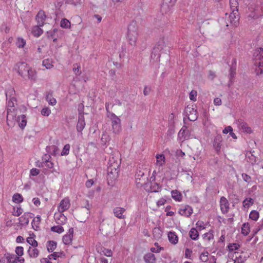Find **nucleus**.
I'll return each instance as SVG.
<instances>
[{
	"label": "nucleus",
	"instance_id": "49",
	"mask_svg": "<svg viewBox=\"0 0 263 263\" xmlns=\"http://www.w3.org/2000/svg\"><path fill=\"white\" fill-rule=\"evenodd\" d=\"M208 252H202L200 255V259L203 262H206L208 260Z\"/></svg>",
	"mask_w": 263,
	"mask_h": 263
},
{
	"label": "nucleus",
	"instance_id": "47",
	"mask_svg": "<svg viewBox=\"0 0 263 263\" xmlns=\"http://www.w3.org/2000/svg\"><path fill=\"white\" fill-rule=\"evenodd\" d=\"M70 26V22L67 19H63L61 22V26L62 28H68Z\"/></svg>",
	"mask_w": 263,
	"mask_h": 263
},
{
	"label": "nucleus",
	"instance_id": "59",
	"mask_svg": "<svg viewBox=\"0 0 263 263\" xmlns=\"http://www.w3.org/2000/svg\"><path fill=\"white\" fill-rule=\"evenodd\" d=\"M103 253L104 255H105L107 257H110L112 255V251H111V250H109L107 249H104L103 250Z\"/></svg>",
	"mask_w": 263,
	"mask_h": 263
},
{
	"label": "nucleus",
	"instance_id": "17",
	"mask_svg": "<svg viewBox=\"0 0 263 263\" xmlns=\"http://www.w3.org/2000/svg\"><path fill=\"white\" fill-rule=\"evenodd\" d=\"M54 219L57 224L62 225L66 223L67 221L66 217L62 213L60 212L54 214Z\"/></svg>",
	"mask_w": 263,
	"mask_h": 263
},
{
	"label": "nucleus",
	"instance_id": "14",
	"mask_svg": "<svg viewBox=\"0 0 263 263\" xmlns=\"http://www.w3.org/2000/svg\"><path fill=\"white\" fill-rule=\"evenodd\" d=\"M32 215L31 213H25L18 218L19 223L21 225H27L29 222L30 219L32 218Z\"/></svg>",
	"mask_w": 263,
	"mask_h": 263
},
{
	"label": "nucleus",
	"instance_id": "39",
	"mask_svg": "<svg viewBox=\"0 0 263 263\" xmlns=\"http://www.w3.org/2000/svg\"><path fill=\"white\" fill-rule=\"evenodd\" d=\"M57 247V243L53 241H49L47 246V250L49 252H52Z\"/></svg>",
	"mask_w": 263,
	"mask_h": 263
},
{
	"label": "nucleus",
	"instance_id": "20",
	"mask_svg": "<svg viewBox=\"0 0 263 263\" xmlns=\"http://www.w3.org/2000/svg\"><path fill=\"white\" fill-rule=\"evenodd\" d=\"M85 125V123L84 121V117L83 114H79V120L77 125V129L78 132H81L84 129Z\"/></svg>",
	"mask_w": 263,
	"mask_h": 263
},
{
	"label": "nucleus",
	"instance_id": "41",
	"mask_svg": "<svg viewBox=\"0 0 263 263\" xmlns=\"http://www.w3.org/2000/svg\"><path fill=\"white\" fill-rule=\"evenodd\" d=\"M203 239L205 242H209L210 240L214 239L213 234L211 232H208L202 235Z\"/></svg>",
	"mask_w": 263,
	"mask_h": 263
},
{
	"label": "nucleus",
	"instance_id": "12",
	"mask_svg": "<svg viewBox=\"0 0 263 263\" xmlns=\"http://www.w3.org/2000/svg\"><path fill=\"white\" fill-rule=\"evenodd\" d=\"M125 211V209L120 206L116 207L113 209V213L115 216L120 219H124L126 218L124 214Z\"/></svg>",
	"mask_w": 263,
	"mask_h": 263
},
{
	"label": "nucleus",
	"instance_id": "38",
	"mask_svg": "<svg viewBox=\"0 0 263 263\" xmlns=\"http://www.w3.org/2000/svg\"><path fill=\"white\" fill-rule=\"evenodd\" d=\"M250 231L249 223H245L241 228V232L245 235H247Z\"/></svg>",
	"mask_w": 263,
	"mask_h": 263
},
{
	"label": "nucleus",
	"instance_id": "62",
	"mask_svg": "<svg viewBox=\"0 0 263 263\" xmlns=\"http://www.w3.org/2000/svg\"><path fill=\"white\" fill-rule=\"evenodd\" d=\"M165 202L166 200L163 198H161L157 201V204L158 206H160L161 205H164Z\"/></svg>",
	"mask_w": 263,
	"mask_h": 263
},
{
	"label": "nucleus",
	"instance_id": "63",
	"mask_svg": "<svg viewBox=\"0 0 263 263\" xmlns=\"http://www.w3.org/2000/svg\"><path fill=\"white\" fill-rule=\"evenodd\" d=\"M176 155L178 157H183L185 156V153L183 152L181 149H179L177 151Z\"/></svg>",
	"mask_w": 263,
	"mask_h": 263
},
{
	"label": "nucleus",
	"instance_id": "61",
	"mask_svg": "<svg viewBox=\"0 0 263 263\" xmlns=\"http://www.w3.org/2000/svg\"><path fill=\"white\" fill-rule=\"evenodd\" d=\"M40 172V170L37 168H32L30 170V174L33 176L37 175Z\"/></svg>",
	"mask_w": 263,
	"mask_h": 263
},
{
	"label": "nucleus",
	"instance_id": "8",
	"mask_svg": "<svg viewBox=\"0 0 263 263\" xmlns=\"http://www.w3.org/2000/svg\"><path fill=\"white\" fill-rule=\"evenodd\" d=\"M16 113L14 108H7V125L12 127L15 124L16 120Z\"/></svg>",
	"mask_w": 263,
	"mask_h": 263
},
{
	"label": "nucleus",
	"instance_id": "23",
	"mask_svg": "<svg viewBox=\"0 0 263 263\" xmlns=\"http://www.w3.org/2000/svg\"><path fill=\"white\" fill-rule=\"evenodd\" d=\"M8 261L9 263H23L24 261V258H20L19 257L15 256V255H9L7 257Z\"/></svg>",
	"mask_w": 263,
	"mask_h": 263
},
{
	"label": "nucleus",
	"instance_id": "48",
	"mask_svg": "<svg viewBox=\"0 0 263 263\" xmlns=\"http://www.w3.org/2000/svg\"><path fill=\"white\" fill-rule=\"evenodd\" d=\"M70 145L67 144H66L63 150H62V152H61V155L62 156H65V155H67L68 154H69V149H70Z\"/></svg>",
	"mask_w": 263,
	"mask_h": 263
},
{
	"label": "nucleus",
	"instance_id": "35",
	"mask_svg": "<svg viewBox=\"0 0 263 263\" xmlns=\"http://www.w3.org/2000/svg\"><path fill=\"white\" fill-rule=\"evenodd\" d=\"M41 222V218L40 216H36V217L34 218V219L32 220V226L33 228L35 230H37L39 228V225Z\"/></svg>",
	"mask_w": 263,
	"mask_h": 263
},
{
	"label": "nucleus",
	"instance_id": "44",
	"mask_svg": "<svg viewBox=\"0 0 263 263\" xmlns=\"http://www.w3.org/2000/svg\"><path fill=\"white\" fill-rule=\"evenodd\" d=\"M27 242L32 247H37L38 243L36 240H35L33 237H29L27 238Z\"/></svg>",
	"mask_w": 263,
	"mask_h": 263
},
{
	"label": "nucleus",
	"instance_id": "53",
	"mask_svg": "<svg viewBox=\"0 0 263 263\" xmlns=\"http://www.w3.org/2000/svg\"><path fill=\"white\" fill-rule=\"evenodd\" d=\"M23 213V210L21 207H17L16 209L14 208L13 215L15 216H19Z\"/></svg>",
	"mask_w": 263,
	"mask_h": 263
},
{
	"label": "nucleus",
	"instance_id": "19",
	"mask_svg": "<svg viewBox=\"0 0 263 263\" xmlns=\"http://www.w3.org/2000/svg\"><path fill=\"white\" fill-rule=\"evenodd\" d=\"M236 124H238L239 128L242 130L243 132H245L248 134H250L252 133V131L251 127H249L246 123L243 122L242 120L238 121Z\"/></svg>",
	"mask_w": 263,
	"mask_h": 263
},
{
	"label": "nucleus",
	"instance_id": "64",
	"mask_svg": "<svg viewBox=\"0 0 263 263\" xmlns=\"http://www.w3.org/2000/svg\"><path fill=\"white\" fill-rule=\"evenodd\" d=\"M93 184V181L92 180L90 179L87 180L86 182L85 185L87 187H90Z\"/></svg>",
	"mask_w": 263,
	"mask_h": 263
},
{
	"label": "nucleus",
	"instance_id": "21",
	"mask_svg": "<svg viewBox=\"0 0 263 263\" xmlns=\"http://www.w3.org/2000/svg\"><path fill=\"white\" fill-rule=\"evenodd\" d=\"M36 247H29L27 252L30 258H36L39 256L40 252Z\"/></svg>",
	"mask_w": 263,
	"mask_h": 263
},
{
	"label": "nucleus",
	"instance_id": "5",
	"mask_svg": "<svg viewBox=\"0 0 263 263\" xmlns=\"http://www.w3.org/2000/svg\"><path fill=\"white\" fill-rule=\"evenodd\" d=\"M238 0H231V26L237 27L239 25L240 16L238 11Z\"/></svg>",
	"mask_w": 263,
	"mask_h": 263
},
{
	"label": "nucleus",
	"instance_id": "1",
	"mask_svg": "<svg viewBox=\"0 0 263 263\" xmlns=\"http://www.w3.org/2000/svg\"><path fill=\"white\" fill-rule=\"evenodd\" d=\"M14 69L20 76L26 80L30 79L35 80L36 79L35 71L30 68L28 64L25 62H18L14 67Z\"/></svg>",
	"mask_w": 263,
	"mask_h": 263
},
{
	"label": "nucleus",
	"instance_id": "31",
	"mask_svg": "<svg viewBox=\"0 0 263 263\" xmlns=\"http://www.w3.org/2000/svg\"><path fill=\"white\" fill-rule=\"evenodd\" d=\"M186 129V126H183L179 131L178 136L183 137L184 139L188 138L189 137V131Z\"/></svg>",
	"mask_w": 263,
	"mask_h": 263
},
{
	"label": "nucleus",
	"instance_id": "29",
	"mask_svg": "<svg viewBox=\"0 0 263 263\" xmlns=\"http://www.w3.org/2000/svg\"><path fill=\"white\" fill-rule=\"evenodd\" d=\"M144 259L146 262L147 263H155L156 258L153 253H149L145 254L144 256Z\"/></svg>",
	"mask_w": 263,
	"mask_h": 263
},
{
	"label": "nucleus",
	"instance_id": "13",
	"mask_svg": "<svg viewBox=\"0 0 263 263\" xmlns=\"http://www.w3.org/2000/svg\"><path fill=\"white\" fill-rule=\"evenodd\" d=\"M46 19V15L45 13V12L43 10L39 11L35 16V20L37 25L40 26H43Z\"/></svg>",
	"mask_w": 263,
	"mask_h": 263
},
{
	"label": "nucleus",
	"instance_id": "10",
	"mask_svg": "<svg viewBox=\"0 0 263 263\" xmlns=\"http://www.w3.org/2000/svg\"><path fill=\"white\" fill-rule=\"evenodd\" d=\"M176 2V0H163L161 7V11L164 13L169 11Z\"/></svg>",
	"mask_w": 263,
	"mask_h": 263
},
{
	"label": "nucleus",
	"instance_id": "58",
	"mask_svg": "<svg viewBox=\"0 0 263 263\" xmlns=\"http://www.w3.org/2000/svg\"><path fill=\"white\" fill-rule=\"evenodd\" d=\"M240 246L239 244L237 243H231V255L234 250H237L240 248Z\"/></svg>",
	"mask_w": 263,
	"mask_h": 263
},
{
	"label": "nucleus",
	"instance_id": "9",
	"mask_svg": "<svg viewBox=\"0 0 263 263\" xmlns=\"http://www.w3.org/2000/svg\"><path fill=\"white\" fill-rule=\"evenodd\" d=\"M185 112L188 117L189 120L191 121H194L197 119L196 109L193 107V106H187L185 109Z\"/></svg>",
	"mask_w": 263,
	"mask_h": 263
},
{
	"label": "nucleus",
	"instance_id": "34",
	"mask_svg": "<svg viewBox=\"0 0 263 263\" xmlns=\"http://www.w3.org/2000/svg\"><path fill=\"white\" fill-rule=\"evenodd\" d=\"M221 138L220 136H217L214 139L213 146L217 151H218L221 147Z\"/></svg>",
	"mask_w": 263,
	"mask_h": 263
},
{
	"label": "nucleus",
	"instance_id": "60",
	"mask_svg": "<svg viewBox=\"0 0 263 263\" xmlns=\"http://www.w3.org/2000/svg\"><path fill=\"white\" fill-rule=\"evenodd\" d=\"M242 177L243 180L247 182H250L251 181V178L250 176L246 174H242Z\"/></svg>",
	"mask_w": 263,
	"mask_h": 263
},
{
	"label": "nucleus",
	"instance_id": "24",
	"mask_svg": "<svg viewBox=\"0 0 263 263\" xmlns=\"http://www.w3.org/2000/svg\"><path fill=\"white\" fill-rule=\"evenodd\" d=\"M50 158V155H45L43 158V162L45 166L48 168H52L53 167L54 164L51 161H49Z\"/></svg>",
	"mask_w": 263,
	"mask_h": 263
},
{
	"label": "nucleus",
	"instance_id": "32",
	"mask_svg": "<svg viewBox=\"0 0 263 263\" xmlns=\"http://www.w3.org/2000/svg\"><path fill=\"white\" fill-rule=\"evenodd\" d=\"M46 100L48 103L51 105H55L57 103V101L55 98L53 97L52 92H48L46 95Z\"/></svg>",
	"mask_w": 263,
	"mask_h": 263
},
{
	"label": "nucleus",
	"instance_id": "2",
	"mask_svg": "<svg viewBox=\"0 0 263 263\" xmlns=\"http://www.w3.org/2000/svg\"><path fill=\"white\" fill-rule=\"evenodd\" d=\"M138 26L136 22H132L128 25L126 39L129 44L136 46L138 37Z\"/></svg>",
	"mask_w": 263,
	"mask_h": 263
},
{
	"label": "nucleus",
	"instance_id": "56",
	"mask_svg": "<svg viewBox=\"0 0 263 263\" xmlns=\"http://www.w3.org/2000/svg\"><path fill=\"white\" fill-rule=\"evenodd\" d=\"M62 255V253L60 252H54L52 254L49 255L48 257L50 259L53 258L54 259H56L58 257H60Z\"/></svg>",
	"mask_w": 263,
	"mask_h": 263
},
{
	"label": "nucleus",
	"instance_id": "18",
	"mask_svg": "<svg viewBox=\"0 0 263 263\" xmlns=\"http://www.w3.org/2000/svg\"><path fill=\"white\" fill-rule=\"evenodd\" d=\"M220 209L222 212L227 213L229 210V203L227 199L223 197L221 198L220 199Z\"/></svg>",
	"mask_w": 263,
	"mask_h": 263
},
{
	"label": "nucleus",
	"instance_id": "54",
	"mask_svg": "<svg viewBox=\"0 0 263 263\" xmlns=\"http://www.w3.org/2000/svg\"><path fill=\"white\" fill-rule=\"evenodd\" d=\"M15 253L19 256H22L24 254L23 248L22 247H17L15 249Z\"/></svg>",
	"mask_w": 263,
	"mask_h": 263
},
{
	"label": "nucleus",
	"instance_id": "6",
	"mask_svg": "<svg viewBox=\"0 0 263 263\" xmlns=\"http://www.w3.org/2000/svg\"><path fill=\"white\" fill-rule=\"evenodd\" d=\"M91 205L89 204L88 202L86 201V204L85 206L81 207L80 209L77 213V218L79 219L80 221H85V220L88 217L90 213V209Z\"/></svg>",
	"mask_w": 263,
	"mask_h": 263
},
{
	"label": "nucleus",
	"instance_id": "3",
	"mask_svg": "<svg viewBox=\"0 0 263 263\" xmlns=\"http://www.w3.org/2000/svg\"><path fill=\"white\" fill-rule=\"evenodd\" d=\"M254 63L256 75L263 73V48H258L254 53Z\"/></svg>",
	"mask_w": 263,
	"mask_h": 263
},
{
	"label": "nucleus",
	"instance_id": "28",
	"mask_svg": "<svg viewBox=\"0 0 263 263\" xmlns=\"http://www.w3.org/2000/svg\"><path fill=\"white\" fill-rule=\"evenodd\" d=\"M156 165L159 167L162 166L165 163V158L163 154H157L156 156Z\"/></svg>",
	"mask_w": 263,
	"mask_h": 263
},
{
	"label": "nucleus",
	"instance_id": "25",
	"mask_svg": "<svg viewBox=\"0 0 263 263\" xmlns=\"http://www.w3.org/2000/svg\"><path fill=\"white\" fill-rule=\"evenodd\" d=\"M254 152H248L246 153V157L248 162H250L252 164H254L256 162V157L253 155V153Z\"/></svg>",
	"mask_w": 263,
	"mask_h": 263
},
{
	"label": "nucleus",
	"instance_id": "42",
	"mask_svg": "<svg viewBox=\"0 0 263 263\" xmlns=\"http://www.w3.org/2000/svg\"><path fill=\"white\" fill-rule=\"evenodd\" d=\"M249 217L251 219L256 221L259 218V213L256 211L253 210L250 213Z\"/></svg>",
	"mask_w": 263,
	"mask_h": 263
},
{
	"label": "nucleus",
	"instance_id": "26",
	"mask_svg": "<svg viewBox=\"0 0 263 263\" xmlns=\"http://www.w3.org/2000/svg\"><path fill=\"white\" fill-rule=\"evenodd\" d=\"M41 27L37 25L32 27L31 32L34 36L39 37L43 33V30L40 28Z\"/></svg>",
	"mask_w": 263,
	"mask_h": 263
},
{
	"label": "nucleus",
	"instance_id": "57",
	"mask_svg": "<svg viewBox=\"0 0 263 263\" xmlns=\"http://www.w3.org/2000/svg\"><path fill=\"white\" fill-rule=\"evenodd\" d=\"M49 148L51 151V154L53 155H56L59 152V148L54 145L50 146Z\"/></svg>",
	"mask_w": 263,
	"mask_h": 263
},
{
	"label": "nucleus",
	"instance_id": "50",
	"mask_svg": "<svg viewBox=\"0 0 263 263\" xmlns=\"http://www.w3.org/2000/svg\"><path fill=\"white\" fill-rule=\"evenodd\" d=\"M51 114L50 109L47 107L43 108L41 110V114L44 116H48Z\"/></svg>",
	"mask_w": 263,
	"mask_h": 263
},
{
	"label": "nucleus",
	"instance_id": "40",
	"mask_svg": "<svg viewBox=\"0 0 263 263\" xmlns=\"http://www.w3.org/2000/svg\"><path fill=\"white\" fill-rule=\"evenodd\" d=\"M16 45L19 48H23L26 45V41L22 37H18L17 39Z\"/></svg>",
	"mask_w": 263,
	"mask_h": 263
},
{
	"label": "nucleus",
	"instance_id": "15",
	"mask_svg": "<svg viewBox=\"0 0 263 263\" xmlns=\"http://www.w3.org/2000/svg\"><path fill=\"white\" fill-rule=\"evenodd\" d=\"M179 213L182 216L189 217L193 213V209L189 205H184L179 209Z\"/></svg>",
	"mask_w": 263,
	"mask_h": 263
},
{
	"label": "nucleus",
	"instance_id": "30",
	"mask_svg": "<svg viewBox=\"0 0 263 263\" xmlns=\"http://www.w3.org/2000/svg\"><path fill=\"white\" fill-rule=\"evenodd\" d=\"M189 236L192 239L196 240L198 239L199 233L196 229L193 228L189 232Z\"/></svg>",
	"mask_w": 263,
	"mask_h": 263
},
{
	"label": "nucleus",
	"instance_id": "45",
	"mask_svg": "<svg viewBox=\"0 0 263 263\" xmlns=\"http://www.w3.org/2000/svg\"><path fill=\"white\" fill-rule=\"evenodd\" d=\"M51 230L58 233H61L64 232V229L61 226H57L51 227Z\"/></svg>",
	"mask_w": 263,
	"mask_h": 263
},
{
	"label": "nucleus",
	"instance_id": "46",
	"mask_svg": "<svg viewBox=\"0 0 263 263\" xmlns=\"http://www.w3.org/2000/svg\"><path fill=\"white\" fill-rule=\"evenodd\" d=\"M72 237L67 234L63 237V241L65 245H69L72 241Z\"/></svg>",
	"mask_w": 263,
	"mask_h": 263
},
{
	"label": "nucleus",
	"instance_id": "27",
	"mask_svg": "<svg viewBox=\"0 0 263 263\" xmlns=\"http://www.w3.org/2000/svg\"><path fill=\"white\" fill-rule=\"evenodd\" d=\"M168 238L169 241L173 244H176L178 241V238L176 233L174 232L168 233Z\"/></svg>",
	"mask_w": 263,
	"mask_h": 263
},
{
	"label": "nucleus",
	"instance_id": "36",
	"mask_svg": "<svg viewBox=\"0 0 263 263\" xmlns=\"http://www.w3.org/2000/svg\"><path fill=\"white\" fill-rule=\"evenodd\" d=\"M52 63V60L48 58L43 61V65L47 69H51L53 66Z\"/></svg>",
	"mask_w": 263,
	"mask_h": 263
},
{
	"label": "nucleus",
	"instance_id": "55",
	"mask_svg": "<svg viewBox=\"0 0 263 263\" xmlns=\"http://www.w3.org/2000/svg\"><path fill=\"white\" fill-rule=\"evenodd\" d=\"M197 96V92L195 90H192L190 93V99L192 101L196 100V97Z\"/></svg>",
	"mask_w": 263,
	"mask_h": 263
},
{
	"label": "nucleus",
	"instance_id": "11",
	"mask_svg": "<svg viewBox=\"0 0 263 263\" xmlns=\"http://www.w3.org/2000/svg\"><path fill=\"white\" fill-rule=\"evenodd\" d=\"M70 205V200L68 198H65L61 200L59 205L58 207V211L64 212L68 210Z\"/></svg>",
	"mask_w": 263,
	"mask_h": 263
},
{
	"label": "nucleus",
	"instance_id": "52",
	"mask_svg": "<svg viewBox=\"0 0 263 263\" xmlns=\"http://www.w3.org/2000/svg\"><path fill=\"white\" fill-rule=\"evenodd\" d=\"M80 66L78 64H75L73 65V70L75 74L77 76H80L81 74V71L80 70Z\"/></svg>",
	"mask_w": 263,
	"mask_h": 263
},
{
	"label": "nucleus",
	"instance_id": "33",
	"mask_svg": "<svg viewBox=\"0 0 263 263\" xmlns=\"http://www.w3.org/2000/svg\"><path fill=\"white\" fill-rule=\"evenodd\" d=\"M171 194H172V197L174 200H175L176 201H180L181 200L182 196L181 194L178 191L173 190L171 192Z\"/></svg>",
	"mask_w": 263,
	"mask_h": 263
},
{
	"label": "nucleus",
	"instance_id": "37",
	"mask_svg": "<svg viewBox=\"0 0 263 263\" xmlns=\"http://www.w3.org/2000/svg\"><path fill=\"white\" fill-rule=\"evenodd\" d=\"M12 201L16 203H20L23 202V198L21 194L18 193H15L12 197Z\"/></svg>",
	"mask_w": 263,
	"mask_h": 263
},
{
	"label": "nucleus",
	"instance_id": "22",
	"mask_svg": "<svg viewBox=\"0 0 263 263\" xmlns=\"http://www.w3.org/2000/svg\"><path fill=\"white\" fill-rule=\"evenodd\" d=\"M164 47H165V42L164 39H161L158 42L157 44L154 47L153 52L157 53V52L162 50Z\"/></svg>",
	"mask_w": 263,
	"mask_h": 263
},
{
	"label": "nucleus",
	"instance_id": "7",
	"mask_svg": "<svg viewBox=\"0 0 263 263\" xmlns=\"http://www.w3.org/2000/svg\"><path fill=\"white\" fill-rule=\"evenodd\" d=\"M120 154L118 152H113L109 157L108 165L115 170L118 169L121 164Z\"/></svg>",
	"mask_w": 263,
	"mask_h": 263
},
{
	"label": "nucleus",
	"instance_id": "16",
	"mask_svg": "<svg viewBox=\"0 0 263 263\" xmlns=\"http://www.w3.org/2000/svg\"><path fill=\"white\" fill-rule=\"evenodd\" d=\"M117 169L115 170L112 167H110L108 165L107 168V180L108 182L112 179L115 180L118 177Z\"/></svg>",
	"mask_w": 263,
	"mask_h": 263
},
{
	"label": "nucleus",
	"instance_id": "4",
	"mask_svg": "<svg viewBox=\"0 0 263 263\" xmlns=\"http://www.w3.org/2000/svg\"><path fill=\"white\" fill-rule=\"evenodd\" d=\"M108 106L106 104V109L107 111V116L110 119L111 122L112 130L115 134H118L121 130V120L120 118L115 114L110 112L108 110Z\"/></svg>",
	"mask_w": 263,
	"mask_h": 263
},
{
	"label": "nucleus",
	"instance_id": "43",
	"mask_svg": "<svg viewBox=\"0 0 263 263\" xmlns=\"http://www.w3.org/2000/svg\"><path fill=\"white\" fill-rule=\"evenodd\" d=\"M254 203V200L251 198H246L243 202V206L249 208Z\"/></svg>",
	"mask_w": 263,
	"mask_h": 263
},
{
	"label": "nucleus",
	"instance_id": "51",
	"mask_svg": "<svg viewBox=\"0 0 263 263\" xmlns=\"http://www.w3.org/2000/svg\"><path fill=\"white\" fill-rule=\"evenodd\" d=\"M237 252H234V253L231 255V259L234 261V263H242L243 261L241 259V258H239L237 257V256L234 257V254H236Z\"/></svg>",
	"mask_w": 263,
	"mask_h": 263
}]
</instances>
